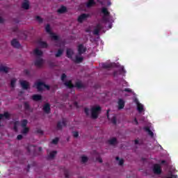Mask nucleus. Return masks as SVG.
I'll list each match as a JSON object with an SVG mask.
<instances>
[{
    "mask_svg": "<svg viewBox=\"0 0 178 178\" xmlns=\"http://www.w3.org/2000/svg\"><path fill=\"white\" fill-rule=\"evenodd\" d=\"M102 111V106L97 105L96 106H92L91 108V118L92 119H97L99 118V115Z\"/></svg>",
    "mask_w": 178,
    "mask_h": 178,
    "instance_id": "f257e3e1",
    "label": "nucleus"
},
{
    "mask_svg": "<svg viewBox=\"0 0 178 178\" xmlns=\"http://www.w3.org/2000/svg\"><path fill=\"white\" fill-rule=\"evenodd\" d=\"M64 84L68 88H73L74 87H77L78 88H83V87L84 86L83 83H81V81H76L74 86L72 80H68L67 81H65Z\"/></svg>",
    "mask_w": 178,
    "mask_h": 178,
    "instance_id": "f03ea898",
    "label": "nucleus"
},
{
    "mask_svg": "<svg viewBox=\"0 0 178 178\" xmlns=\"http://www.w3.org/2000/svg\"><path fill=\"white\" fill-rule=\"evenodd\" d=\"M35 86L36 88H38V91H43L44 88L47 90H50V86L46 84L44 81H37L35 83Z\"/></svg>",
    "mask_w": 178,
    "mask_h": 178,
    "instance_id": "7ed1b4c3",
    "label": "nucleus"
},
{
    "mask_svg": "<svg viewBox=\"0 0 178 178\" xmlns=\"http://www.w3.org/2000/svg\"><path fill=\"white\" fill-rule=\"evenodd\" d=\"M68 123L67 119L66 118H63L62 119V122L59 121L57 123V129L58 130H62L63 127H66Z\"/></svg>",
    "mask_w": 178,
    "mask_h": 178,
    "instance_id": "20e7f679",
    "label": "nucleus"
},
{
    "mask_svg": "<svg viewBox=\"0 0 178 178\" xmlns=\"http://www.w3.org/2000/svg\"><path fill=\"white\" fill-rule=\"evenodd\" d=\"M45 29H46V31L51 35V37L53 40H59V36H57V35H55V33H53V32H51V29L49 24L47 25Z\"/></svg>",
    "mask_w": 178,
    "mask_h": 178,
    "instance_id": "39448f33",
    "label": "nucleus"
},
{
    "mask_svg": "<svg viewBox=\"0 0 178 178\" xmlns=\"http://www.w3.org/2000/svg\"><path fill=\"white\" fill-rule=\"evenodd\" d=\"M153 172L154 175H161L162 168L161 165H159V163H156L155 165H154Z\"/></svg>",
    "mask_w": 178,
    "mask_h": 178,
    "instance_id": "423d86ee",
    "label": "nucleus"
},
{
    "mask_svg": "<svg viewBox=\"0 0 178 178\" xmlns=\"http://www.w3.org/2000/svg\"><path fill=\"white\" fill-rule=\"evenodd\" d=\"M78 54L79 55H82L87 51V47L84 44H79L77 47Z\"/></svg>",
    "mask_w": 178,
    "mask_h": 178,
    "instance_id": "0eeeda50",
    "label": "nucleus"
},
{
    "mask_svg": "<svg viewBox=\"0 0 178 178\" xmlns=\"http://www.w3.org/2000/svg\"><path fill=\"white\" fill-rule=\"evenodd\" d=\"M102 13L104 14V17H103V21L107 22L108 19L106 18V17H108L110 15V13L106 7H103L102 8Z\"/></svg>",
    "mask_w": 178,
    "mask_h": 178,
    "instance_id": "6e6552de",
    "label": "nucleus"
},
{
    "mask_svg": "<svg viewBox=\"0 0 178 178\" xmlns=\"http://www.w3.org/2000/svg\"><path fill=\"white\" fill-rule=\"evenodd\" d=\"M102 29H103V26L101 24H97L93 31V34H96V35H99Z\"/></svg>",
    "mask_w": 178,
    "mask_h": 178,
    "instance_id": "1a4fd4ad",
    "label": "nucleus"
},
{
    "mask_svg": "<svg viewBox=\"0 0 178 178\" xmlns=\"http://www.w3.org/2000/svg\"><path fill=\"white\" fill-rule=\"evenodd\" d=\"M74 54V51L72 48H67L66 54L67 58L72 59L73 58Z\"/></svg>",
    "mask_w": 178,
    "mask_h": 178,
    "instance_id": "9d476101",
    "label": "nucleus"
},
{
    "mask_svg": "<svg viewBox=\"0 0 178 178\" xmlns=\"http://www.w3.org/2000/svg\"><path fill=\"white\" fill-rule=\"evenodd\" d=\"M43 59L42 58H38L35 60V66H37L38 67H41V66H42L43 65Z\"/></svg>",
    "mask_w": 178,
    "mask_h": 178,
    "instance_id": "9b49d317",
    "label": "nucleus"
},
{
    "mask_svg": "<svg viewBox=\"0 0 178 178\" xmlns=\"http://www.w3.org/2000/svg\"><path fill=\"white\" fill-rule=\"evenodd\" d=\"M20 84L24 90H28V88H29L30 84L29 81H26V80H22L20 81Z\"/></svg>",
    "mask_w": 178,
    "mask_h": 178,
    "instance_id": "f8f14e48",
    "label": "nucleus"
},
{
    "mask_svg": "<svg viewBox=\"0 0 178 178\" xmlns=\"http://www.w3.org/2000/svg\"><path fill=\"white\" fill-rule=\"evenodd\" d=\"M43 111L45 112V113H50L51 112V105L47 102V104H44L43 106Z\"/></svg>",
    "mask_w": 178,
    "mask_h": 178,
    "instance_id": "ddd939ff",
    "label": "nucleus"
},
{
    "mask_svg": "<svg viewBox=\"0 0 178 178\" xmlns=\"http://www.w3.org/2000/svg\"><path fill=\"white\" fill-rule=\"evenodd\" d=\"M67 12V8L65 7V6H61L58 10H57V13L58 14H65Z\"/></svg>",
    "mask_w": 178,
    "mask_h": 178,
    "instance_id": "4468645a",
    "label": "nucleus"
},
{
    "mask_svg": "<svg viewBox=\"0 0 178 178\" xmlns=\"http://www.w3.org/2000/svg\"><path fill=\"white\" fill-rule=\"evenodd\" d=\"M88 17V15L87 14H81L78 17V22L83 23L85 19H86Z\"/></svg>",
    "mask_w": 178,
    "mask_h": 178,
    "instance_id": "2eb2a0df",
    "label": "nucleus"
},
{
    "mask_svg": "<svg viewBox=\"0 0 178 178\" xmlns=\"http://www.w3.org/2000/svg\"><path fill=\"white\" fill-rule=\"evenodd\" d=\"M11 45L15 47V48H19V47H21V44L19 42H18L17 39H13L11 41Z\"/></svg>",
    "mask_w": 178,
    "mask_h": 178,
    "instance_id": "dca6fc26",
    "label": "nucleus"
},
{
    "mask_svg": "<svg viewBox=\"0 0 178 178\" xmlns=\"http://www.w3.org/2000/svg\"><path fill=\"white\" fill-rule=\"evenodd\" d=\"M125 102L124 99L120 98L118 101V109H123L124 108Z\"/></svg>",
    "mask_w": 178,
    "mask_h": 178,
    "instance_id": "f3484780",
    "label": "nucleus"
},
{
    "mask_svg": "<svg viewBox=\"0 0 178 178\" xmlns=\"http://www.w3.org/2000/svg\"><path fill=\"white\" fill-rule=\"evenodd\" d=\"M32 99H33V101H40L42 99V97L40 94H34L32 95Z\"/></svg>",
    "mask_w": 178,
    "mask_h": 178,
    "instance_id": "a211bd4d",
    "label": "nucleus"
},
{
    "mask_svg": "<svg viewBox=\"0 0 178 178\" xmlns=\"http://www.w3.org/2000/svg\"><path fill=\"white\" fill-rule=\"evenodd\" d=\"M118 141L116 137H113L112 138L108 140V143L111 145H116V144H118Z\"/></svg>",
    "mask_w": 178,
    "mask_h": 178,
    "instance_id": "6ab92c4d",
    "label": "nucleus"
},
{
    "mask_svg": "<svg viewBox=\"0 0 178 178\" xmlns=\"http://www.w3.org/2000/svg\"><path fill=\"white\" fill-rule=\"evenodd\" d=\"M8 70H9V67L8 66L0 65V72H5L6 73H8Z\"/></svg>",
    "mask_w": 178,
    "mask_h": 178,
    "instance_id": "aec40b11",
    "label": "nucleus"
},
{
    "mask_svg": "<svg viewBox=\"0 0 178 178\" xmlns=\"http://www.w3.org/2000/svg\"><path fill=\"white\" fill-rule=\"evenodd\" d=\"M144 130L145 131H147V133H148V134L151 136V137H154V133L153 131H152L150 127H144Z\"/></svg>",
    "mask_w": 178,
    "mask_h": 178,
    "instance_id": "412c9836",
    "label": "nucleus"
},
{
    "mask_svg": "<svg viewBox=\"0 0 178 178\" xmlns=\"http://www.w3.org/2000/svg\"><path fill=\"white\" fill-rule=\"evenodd\" d=\"M22 7L24 10H29L30 7L29 1H25L24 3H22Z\"/></svg>",
    "mask_w": 178,
    "mask_h": 178,
    "instance_id": "4be33fe9",
    "label": "nucleus"
},
{
    "mask_svg": "<svg viewBox=\"0 0 178 178\" xmlns=\"http://www.w3.org/2000/svg\"><path fill=\"white\" fill-rule=\"evenodd\" d=\"M13 124V129L15 131H18V126H19L20 122L19 120H16V122H14Z\"/></svg>",
    "mask_w": 178,
    "mask_h": 178,
    "instance_id": "5701e85b",
    "label": "nucleus"
},
{
    "mask_svg": "<svg viewBox=\"0 0 178 178\" xmlns=\"http://www.w3.org/2000/svg\"><path fill=\"white\" fill-rule=\"evenodd\" d=\"M29 127H27V126H25L24 129L21 131L22 134L26 135L29 132Z\"/></svg>",
    "mask_w": 178,
    "mask_h": 178,
    "instance_id": "b1692460",
    "label": "nucleus"
},
{
    "mask_svg": "<svg viewBox=\"0 0 178 178\" xmlns=\"http://www.w3.org/2000/svg\"><path fill=\"white\" fill-rule=\"evenodd\" d=\"M96 4L95 0H88L86 6L88 8L92 7V6H95Z\"/></svg>",
    "mask_w": 178,
    "mask_h": 178,
    "instance_id": "393cba45",
    "label": "nucleus"
},
{
    "mask_svg": "<svg viewBox=\"0 0 178 178\" xmlns=\"http://www.w3.org/2000/svg\"><path fill=\"white\" fill-rule=\"evenodd\" d=\"M24 108L26 111H31V105L29 102H24Z\"/></svg>",
    "mask_w": 178,
    "mask_h": 178,
    "instance_id": "a878e982",
    "label": "nucleus"
},
{
    "mask_svg": "<svg viewBox=\"0 0 178 178\" xmlns=\"http://www.w3.org/2000/svg\"><path fill=\"white\" fill-rule=\"evenodd\" d=\"M83 59L84 58L83 56H79L76 55L75 58V62H76V63H80L81 62H83Z\"/></svg>",
    "mask_w": 178,
    "mask_h": 178,
    "instance_id": "bb28decb",
    "label": "nucleus"
},
{
    "mask_svg": "<svg viewBox=\"0 0 178 178\" xmlns=\"http://www.w3.org/2000/svg\"><path fill=\"white\" fill-rule=\"evenodd\" d=\"M57 154V151H52L51 152H50L49 155H48V158L49 159H53L56 155Z\"/></svg>",
    "mask_w": 178,
    "mask_h": 178,
    "instance_id": "cd10ccee",
    "label": "nucleus"
},
{
    "mask_svg": "<svg viewBox=\"0 0 178 178\" xmlns=\"http://www.w3.org/2000/svg\"><path fill=\"white\" fill-rule=\"evenodd\" d=\"M34 54H35V55L41 56L43 54V52L41 49H39V48H36L34 50Z\"/></svg>",
    "mask_w": 178,
    "mask_h": 178,
    "instance_id": "c85d7f7f",
    "label": "nucleus"
},
{
    "mask_svg": "<svg viewBox=\"0 0 178 178\" xmlns=\"http://www.w3.org/2000/svg\"><path fill=\"white\" fill-rule=\"evenodd\" d=\"M28 120L27 119H23L22 121H21V126L23 129H24L25 126H27L28 124Z\"/></svg>",
    "mask_w": 178,
    "mask_h": 178,
    "instance_id": "c756f323",
    "label": "nucleus"
},
{
    "mask_svg": "<svg viewBox=\"0 0 178 178\" xmlns=\"http://www.w3.org/2000/svg\"><path fill=\"white\" fill-rule=\"evenodd\" d=\"M143 109H144V106H143V104H140L138 101V112H140V113L143 112Z\"/></svg>",
    "mask_w": 178,
    "mask_h": 178,
    "instance_id": "7c9ffc66",
    "label": "nucleus"
},
{
    "mask_svg": "<svg viewBox=\"0 0 178 178\" xmlns=\"http://www.w3.org/2000/svg\"><path fill=\"white\" fill-rule=\"evenodd\" d=\"M63 54V49H62L61 48H59V49H58V51L56 54V57L61 56Z\"/></svg>",
    "mask_w": 178,
    "mask_h": 178,
    "instance_id": "2f4dec72",
    "label": "nucleus"
},
{
    "mask_svg": "<svg viewBox=\"0 0 178 178\" xmlns=\"http://www.w3.org/2000/svg\"><path fill=\"white\" fill-rule=\"evenodd\" d=\"M115 160L119 161V165L121 166L124 163V159H120L119 156H116Z\"/></svg>",
    "mask_w": 178,
    "mask_h": 178,
    "instance_id": "473e14b6",
    "label": "nucleus"
},
{
    "mask_svg": "<svg viewBox=\"0 0 178 178\" xmlns=\"http://www.w3.org/2000/svg\"><path fill=\"white\" fill-rule=\"evenodd\" d=\"M39 45H40V47L42 48H47L48 47V44L46 43V42H39Z\"/></svg>",
    "mask_w": 178,
    "mask_h": 178,
    "instance_id": "72a5a7b5",
    "label": "nucleus"
},
{
    "mask_svg": "<svg viewBox=\"0 0 178 178\" xmlns=\"http://www.w3.org/2000/svg\"><path fill=\"white\" fill-rule=\"evenodd\" d=\"M102 67L105 69H108L112 67V65H111V63H103Z\"/></svg>",
    "mask_w": 178,
    "mask_h": 178,
    "instance_id": "f704fd0d",
    "label": "nucleus"
},
{
    "mask_svg": "<svg viewBox=\"0 0 178 178\" xmlns=\"http://www.w3.org/2000/svg\"><path fill=\"white\" fill-rule=\"evenodd\" d=\"M16 81H17L16 79H11V81H10L11 87H13V88L15 87Z\"/></svg>",
    "mask_w": 178,
    "mask_h": 178,
    "instance_id": "c9c22d12",
    "label": "nucleus"
},
{
    "mask_svg": "<svg viewBox=\"0 0 178 178\" xmlns=\"http://www.w3.org/2000/svg\"><path fill=\"white\" fill-rule=\"evenodd\" d=\"M111 122H112V123L113 124H117V118H116V116H113L111 119Z\"/></svg>",
    "mask_w": 178,
    "mask_h": 178,
    "instance_id": "e433bc0d",
    "label": "nucleus"
},
{
    "mask_svg": "<svg viewBox=\"0 0 178 178\" xmlns=\"http://www.w3.org/2000/svg\"><path fill=\"white\" fill-rule=\"evenodd\" d=\"M88 161V156H81V162L83 163H86V162Z\"/></svg>",
    "mask_w": 178,
    "mask_h": 178,
    "instance_id": "4c0bfd02",
    "label": "nucleus"
},
{
    "mask_svg": "<svg viewBox=\"0 0 178 178\" xmlns=\"http://www.w3.org/2000/svg\"><path fill=\"white\" fill-rule=\"evenodd\" d=\"M3 118H6V119H9L10 115L8 112H4V113H2Z\"/></svg>",
    "mask_w": 178,
    "mask_h": 178,
    "instance_id": "58836bf2",
    "label": "nucleus"
},
{
    "mask_svg": "<svg viewBox=\"0 0 178 178\" xmlns=\"http://www.w3.org/2000/svg\"><path fill=\"white\" fill-rule=\"evenodd\" d=\"M35 19L38 21V22H39V24H42L43 22V19L41 18V17L37 16Z\"/></svg>",
    "mask_w": 178,
    "mask_h": 178,
    "instance_id": "ea45409f",
    "label": "nucleus"
},
{
    "mask_svg": "<svg viewBox=\"0 0 178 178\" xmlns=\"http://www.w3.org/2000/svg\"><path fill=\"white\" fill-rule=\"evenodd\" d=\"M59 141V138L58 137H56V138H54V140H52V144H58Z\"/></svg>",
    "mask_w": 178,
    "mask_h": 178,
    "instance_id": "a19ab883",
    "label": "nucleus"
},
{
    "mask_svg": "<svg viewBox=\"0 0 178 178\" xmlns=\"http://www.w3.org/2000/svg\"><path fill=\"white\" fill-rule=\"evenodd\" d=\"M84 112H85L86 115H87V116H88L90 115V109H89V108H84Z\"/></svg>",
    "mask_w": 178,
    "mask_h": 178,
    "instance_id": "79ce46f5",
    "label": "nucleus"
},
{
    "mask_svg": "<svg viewBox=\"0 0 178 178\" xmlns=\"http://www.w3.org/2000/svg\"><path fill=\"white\" fill-rule=\"evenodd\" d=\"M73 136L75 138H77V137H79V131H73Z\"/></svg>",
    "mask_w": 178,
    "mask_h": 178,
    "instance_id": "37998d69",
    "label": "nucleus"
},
{
    "mask_svg": "<svg viewBox=\"0 0 178 178\" xmlns=\"http://www.w3.org/2000/svg\"><path fill=\"white\" fill-rule=\"evenodd\" d=\"M122 91H126L127 92H133L131 88H124V90H122Z\"/></svg>",
    "mask_w": 178,
    "mask_h": 178,
    "instance_id": "c03bdc74",
    "label": "nucleus"
},
{
    "mask_svg": "<svg viewBox=\"0 0 178 178\" xmlns=\"http://www.w3.org/2000/svg\"><path fill=\"white\" fill-rule=\"evenodd\" d=\"M67 75L65 74V73H63L62 76H61V80L62 81H65V79H66Z\"/></svg>",
    "mask_w": 178,
    "mask_h": 178,
    "instance_id": "a18cd8bd",
    "label": "nucleus"
},
{
    "mask_svg": "<svg viewBox=\"0 0 178 178\" xmlns=\"http://www.w3.org/2000/svg\"><path fill=\"white\" fill-rule=\"evenodd\" d=\"M37 133H38L39 134H42V135L44 134V131H43V130H41V129H38Z\"/></svg>",
    "mask_w": 178,
    "mask_h": 178,
    "instance_id": "49530a36",
    "label": "nucleus"
},
{
    "mask_svg": "<svg viewBox=\"0 0 178 178\" xmlns=\"http://www.w3.org/2000/svg\"><path fill=\"white\" fill-rule=\"evenodd\" d=\"M24 72L25 73V74H30V70H29V69H25L24 70Z\"/></svg>",
    "mask_w": 178,
    "mask_h": 178,
    "instance_id": "de8ad7c7",
    "label": "nucleus"
},
{
    "mask_svg": "<svg viewBox=\"0 0 178 178\" xmlns=\"http://www.w3.org/2000/svg\"><path fill=\"white\" fill-rule=\"evenodd\" d=\"M134 102H135L136 104H137V108H138V110L139 101H138V98H135Z\"/></svg>",
    "mask_w": 178,
    "mask_h": 178,
    "instance_id": "09e8293b",
    "label": "nucleus"
},
{
    "mask_svg": "<svg viewBox=\"0 0 178 178\" xmlns=\"http://www.w3.org/2000/svg\"><path fill=\"white\" fill-rule=\"evenodd\" d=\"M22 138H23L22 134H19V135L17 136V140H22Z\"/></svg>",
    "mask_w": 178,
    "mask_h": 178,
    "instance_id": "8fccbe9b",
    "label": "nucleus"
},
{
    "mask_svg": "<svg viewBox=\"0 0 178 178\" xmlns=\"http://www.w3.org/2000/svg\"><path fill=\"white\" fill-rule=\"evenodd\" d=\"M109 112H110V109H107L106 116H107V118L110 120Z\"/></svg>",
    "mask_w": 178,
    "mask_h": 178,
    "instance_id": "3c124183",
    "label": "nucleus"
},
{
    "mask_svg": "<svg viewBox=\"0 0 178 178\" xmlns=\"http://www.w3.org/2000/svg\"><path fill=\"white\" fill-rule=\"evenodd\" d=\"M97 161L99 162V163H102L103 159L102 158H97Z\"/></svg>",
    "mask_w": 178,
    "mask_h": 178,
    "instance_id": "603ef678",
    "label": "nucleus"
},
{
    "mask_svg": "<svg viewBox=\"0 0 178 178\" xmlns=\"http://www.w3.org/2000/svg\"><path fill=\"white\" fill-rule=\"evenodd\" d=\"M4 22L3 18L2 17H0V24H3Z\"/></svg>",
    "mask_w": 178,
    "mask_h": 178,
    "instance_id": "864d4df0",
    "label": "nucleus"
},
{
    "mask_svg": "<svg viewBox=\"0 0 178 178\" xmlns=\"http://www.w3.org/2000/svg\"><path fill=\"white\" fill-rule=\"evenodd\" d=\"M134 122L136 123V124H138V119L136 118H135L134 119Z\"/></svg>",
    "mask_w": 178,
    "mask_h": 178,
    "instance_id": "5fc2aeb1",
    "label": "nucleus"
},
{
    "mask_svg": "<svg viewBox=\"0 0 178 178\" xmlns=\"http://www.w3.org/2000/svg\"><path fill=\"white\" fill-rule=\"evenodd\" d=\"M3 113H0V122L3 119Z\"/></svg>",
    "mask_w": 178,
    "mask_h": 178,
    "instance_id": "6e6d98bb",
    "label": "nucleus"
},
{
    "mask_svg": "<svg viewBox=\"0 0 178 178\" xmlns=\"http://www.w3.org/2000/svg\"><path fill=\"white\" fill-rule=\"evenodd\" d=\"M177 176H175V175H171V177H166V178H177Z\"/></svg>",
    "mask_w": 178,
    "mask_h": 178,
    "instance_id": "4d7b16f0",
    "label": "nucleus"
},
{
    "mask_svg": "<svg viewBox=\"0 0 178 178\" xmlns=\"http://www.w3.org/2000/svg\"><path fill=\"white\" fill-rule=\"evenodd\" d=\"M135 144H136V145L139 144L138 140H135Z\"/></svg>",
    "mask_w": 178,
    "mask_h": 178,
    "instance_id": "13d9d810",
    "label": "nucleus"
},
{
    "mask_svg": "<svg viewBox=\"0 0 178 178\" xmlns=\"http://www.w3.org/2000/svg\"><path fill=\"white\" fill-rule=\"evenodd\" d=\"M38 150H39V152H42V147H39Z\"/></svg>",
    "mask_w": 178,
    "mask_h": 178,
    "instance_id": "bf43d9fd",
    "label": "nucleus"
},
{
    "mask_svg": "<svg viewBox=\"0 0 178 178\" xmlns=\"http://www.w3.org/2000/svg\"><path fill=\"white\" fill-rule=\"evenodd\" d=\"M26 149H27L28 152H31L30 147H28L26 148Z\"/></svg>",
    "mask_w": 178,
    "mask_h": 178,
    "instance_id": "052dcab7",
    "label": "nucleus"
},
{
    "mask_svg": "<svg viewBox=\"0 0 178 178\" xmlns=\"http://www.w3.org/2000/svg\"><path fill=\"white\" fill-rule=\"evenodd\" d=\"M164 163H166V161H161V164L163 165Z\"/></svg>",
    "mask_w": 178,
    "mask_h": 178,
    "instance_id": "680f3d73",
    "label": "nucleus"
},
{
    "mask_svg": "<svg viewBox=\"0 0 178 178\" xmlns=\"http://www.w3.org/2000/svg\"><path fill=\"white\" fill-rule=\"evenodd\" d=\"M30 168H31V166H30V165H28V169H27V171H28V172H29V170H30Z\"/></svg>",
    "mask_w": 178,
    "mask_h": 178,
    "instance_id": "e2e57ef3",
    "label": "nucleus"
},
{
    "mask_svg": "<svg viewBox=\"0 0 178 178\" xmlns=\"http://www.w3.org/2000/svg\"><path fill=\"white\" fill-rule=\"evenodd\" d=\"M74 105L77 106L78 105V102H74Z\"/></svg>",
    "mask_w": 178,
    "mask_h": 178,
    "instance_id": "0e129e2a",
    "label": "nucleus"
},
{
    "mask_svg": "<svg viewBox=\"0 0 178 178\" xmlns=\"http://www.w3.org/2000/svg\"><path fill=\"white\" fill-rule=\"evenodd\" d=\"M24 35V38H27V36L26 35Z\"/></svg>",
    "mask_w": 178,
    "mask_h": 178,
    "instance_id": "69168bd1",
    "label": "nucleus"
},
{
    "mask_svg": "<svg viewBox=\"0 0 178 178\" xmlns=\"http://www.w3.org/2000/svg\"><path fill=\"white\" fill-rule=\"evenodd\" d=\"M20 94H23V91H20Z\"/></svg>",
    "mask_w": 178,
    "mask_h": 178,
    "instance_id": "338daca9",
    "label": "nucleus"
},
{
    "mask_svg": "<svg viewBox=\"0 0 178 178\" xmlns=\"http://www.w3.org/2000/svg\"><path fill=\"white\" fill-rule=\"evenodd\" d=\"M65 177H68L67 175H65Z\"/></svg>",
    "mask_w": 178,
    "mask_h": 178,
    "instance_id": "774afa93",
    "label": "nucleus"
}]
</instances>
